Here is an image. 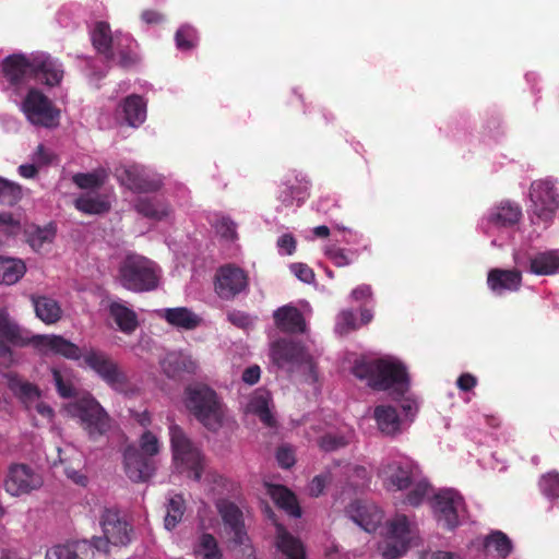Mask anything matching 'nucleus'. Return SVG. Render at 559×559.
<instances>
[{"label": "nucleus", "mask_w": 559, "mask_h": 559, "mask_svg": "<svg viewBox=\"0 0 559 559\" xmlns=\"http://www.w3.org/2000/svg\"><path fill=\"white\" fill-rule=\"evenodd\" d=\"M3 73L13 92L19 95V87L26 86L31 80L40 81L48 86L58 85L63 79L62 64L46 52L31 55L14 53L3 61Z\"/></svg>", "instance_id": "obj_1"}, {"label": "nucleus", "mask_w": 559, "mask_h": 559, "mask_svg": "<svg viewBox=\"0 0 559 559\" xmlns=\"http://www.w3.org/2000/svg\"><path fill=\"white\" fill-rule=\"evenodd\" d=\"M355 377L378 391L401 395L408 389L406 367L394 357L376 360L358 359L353 367Z\"/></svg>", "instance_id": "obj_2"}, {"label": "nucleus", "mask_w": 559, "mask_h": 559, "mask_svg": "<svg viewBox=\"0 0 559 559\" xmlns=\"http://www.w3.org/2000/svg\"><path fill=\"white\" fill-rule=\"evenodd\" d=\"M183 404L186 408L206 429L217 431L228 418L227 408L216 392L201 383L186 388Z\"/></svg>", "instance_id": "obj_3"}, {"label": "nucleus", "mask_w": 559, "mask_h": 559, "mask_svg": "<svg viewBox=\"0 0 559 559\" xmlns=\"http://www.w3.org/2000/svg\"><path fill=\"white\" fill-rule=\"evenodd\" d=\"M521 218L522 209L518 203L502 201L487 210L478 226L492 247L502 248L511 241Z\"/></svg>", "instance_id": "obj_4"}, {"label": "nucleus", "mask_w": 559, "mask_h": 559, "mask_svg": "<svg viewBox=\"0 0 559 559\" xmlns=\"http://www.w3.org/2000/svg\"><path fill=\"white\" fill-rule=\"evenodd\" d=\"M378 552L383 559H399L417 545L419 533L416 524L404 514L388 520L381 533Z\"/></svg>", "instance_id": "obj_5"}, {"label": "nucleus", "mask_w": 559, "mask_h": 559, "mask_svg": "<svg viewBox=\"0 0 559 559\" xmlns=\"http://www.w3.org/2000/svg\"><path fill=\"white\" fill-rule=\"evenodd\" d=\"M160 270L155 262L140 255L129 254L120 263L117 280L131 292H148L158 286Z\"/></svg>", "instance_id": "obj_6"}, {"label": "nucleus", "mask_w": 559, "mask_h": 559, "mask_svg": "<svg viewBox=\"0 0 559 559\" xmlns=\"http://www.w3.org/2000/svg\"><path fill=\"white\" fill-rule=\"evenodd\" d=\"M169 439L176 471L187 474L188 477L194 480H201L206 463L200 449L191 442L176 424L169 426Z\"/></svg>", "instance_id": "obj_7"}, {"label": "nucleus", "mask_w": 559, "mask_h": 559, "mask_svg": "<svg viewBox=\"0 0 559 559\" xmlns=\"http://www.w3.org/2000/svg\"><path fill=\"white\" fill-rule=\"evenodd\" d=\"M21 87H19V91ZM11 88L13 90L12 85ZM20 96V92L16 95L12 91L11 99L19 105L20 110L29 123L44 128H55L58 126L60 111L43 92L35 87H29L23 99L17 102Z\"/></svg>", "instance_id": "obj_8"}, {"label": "nucleus", "mask_w": 559, "mask_h": 559, "mask_svg": "<svg viewBox=\"0 0 559 559\" xmlns=\"http://www.w3.org/2000/svg\"><path fill=\"white\" fill-rule=\"evenodd\" d=\"M103 537H95L92 546L95 551H109V545L126 546L132 539V526L116 508H105L99 516Z\"/></svg>", "instance_id": "obj_9"}, {"label": "nucleus", "mask_w": 559, "mask_h": 559, "mask_svg": "<svg viewBox=\"0 0 559 559\" xmlns=\"http://www.w3.org/2000/svg\"><path fill=\"white\" fill-rule=\"evenodd\" d=\"M70 416L78 418L91 438L106 433L110 428V418L103 406L91 395L71 402L66 407Z\"/></svg>", "instance_id": "obj_10"}, {"label": "nucleus", "mask_w": 559, "mask_h": 559, "mask_svg": "<svg viewBox=\"0 0 559 559\" xmlns=\"http://www.w3.org/2000/svg\"><path fill=\"white\" fill-rule=\"evenodd\" d=\"M418 466L408 456L397 454L382 460L377 475L389 491H404L415 480Z\"/></svg>", "instance_id": "obj_11"}, {"label": "nucleus", "mask_w": 559, "mask_h": 559, "mask_svg": "<svg viewBox=\"0 0 559 559\" xmlns=\"http://www.w3.org/2000/svg\"><path fill=\"white\" fill-rule=\"evenodd\" d=\"M530 200L533 222L550 223L559 210V193L556 182L549 178L532 182Z\"/></svg>", "instance_id": "obj_12"}, {"label": "nucleus", "mask_w": 559, "mask_h": 559, "mask_svg": "<svg viewBox=\"0 0 559 559\" xmlns=\"http://www.w3.org/2000/svg\"><path fill=\"white\" fill-rule=\"evenodd\" d=\"M84 365L93 370L112 390L128 393L129 380L120 366L105 352L90 348L83 354Z\"/></svg>", "instance_id": "obj_13"}, {"label": "nucleus", "mask_w": 559, "mask_h": 559, "mask_svg": "<svg viewBox=\"0 0 559 559\" xmlns=\"http://www.w3.org/2000/svg\"><path fill=\"white\" fill-rule=\"evenodd\" d=\"M270 358L278 368L294 370L298 366H302L308 372L306 381L314 383L317 373L310 356L299 344L280 340L274 342L270 347Z\"/></svg>", "instance_id": "obj_14"}, {"label": "nucleus", "mask_w": 559, "mask_h": 559, "mask_svg": "<svg viewBox=\"0 0 559 559\" xmlns=\"http://www.w3.org/2000/svg\"><path fill=\"white\" fill-rule=\"evenodd\" d=\"M515 266L538 276L554 275L559 271V250L536 251L520 247L513 251Z\"/></svg>", "instance_id": "obj_15"}, {"label": "nucleus", "mask_w": 559, "mask_h": 559, "mask_svg": "<svg viewBox=\"0 0 559 559\" xmlns=\"http://www.w3.org/2000/svg\"><path fill=\"white\" fill-rule=\"evenodd\" d=\"M433 515L438 523L452 530L465 518V502L461 493L454 489H442L431 500Z\"/></svg>", "instance_id": "obj_16"}, {"label": "nucleus", "mask_w": 559, "mask_h": 559, "mask_svg": "<svg viewBox=\"0 0 559 559\" xmlns=\"http://www.w3.org/2000/svg\"><path fill=\"white\" fill-rule=\"evenodd\" d=\"M116 176L122 185L136 192H152L162 186L158 175L140 165H122L116 168Z\"/></svg>", "instance_id": "obj_17"}, {"label": "nucleus", "mask_w": 559, "mask_h": 559, "mask_svg": "<svg viewBox=\"0 0 559 559\" xmlns=\"http://www.w3.org/2000/svg\"><path fill=\"white\" fill-rule=\"evenodd\" d=\"M217 509L224 523L225 534L235 546H247L248 535L245 530L242 511L234 502L219 500Z\"/></svg>", "instance_id": "obj_18"}, {"label": "nucleus", "mask_w": 559, "mask_h": 559, "mask_svg": "<svg viewBox=\"0 0 559 559\" xmlns=\"http://www.w3.org/2000/svg\"><path fill=\"white\" fill-rule=\"evenodd\" d=\"M248 277L243 270L233 264H226L217 270L215 292L223 299H231L246 290Z\"/></svg>", "instance_id": "obj_19"}, {"label": "nucleus", "mask_w": 559, "mask_h": 559, "mask_svg": "<svg viewBox=\"0 0 559 559\" xmlns=\"http://www.w3.org/2000/svg\"><path fill=\"white\" fill-rule=\"evenodd\" d=\"M43 485L39 474L24 464L12 465L4 480V488L11 496H22L38 489Z\"/></svg>", "instance_id": "obj_20"}, {"label": "nucleus", "mask_w": 559, "mask_h": 559, "mask_svg": "<svg viewBox=\"0 0 559 559\" xmlns=\"http://www.w3.org/2000/svg\"><path fill=\"white\" fill-rule=\"evenodd\" d=\"M8 385L29 411H36L48 420L52 418V408L39 400V391L36 386L15 374L8 376Z\"/></svg>", "instance_id": "obj_21"}, {"label": "nucleus", "mask_w": 559, "mask_h": 559, "mask_svg": "<svg viewBox=\"0 0 559 559\" xmlns=\"http://www.w3.org/2000/svg\"><path fill=\"white\" fill-rule=\"evenodd\" d=\"M523 269H491L487 275L488 288L497 296L518 292L522 286Z\"/></svg>", "instance_id": "obj_22"}, {"label": "nucleus", "mask_w": 559, "mask_h": 559, "mask_svg": "<svg viewBox=\"0 0 559 559\" xmlns=\"http://www.w3.org/2000/svg\"><path fill=\"white\" fill-rule=\"evenodd\" d=\"M348 516L364 531L374 532L383 521V512L373 503L355 501L347 509Z\"/></svg>", "instance_id": "obj_23"}, {"label": "nucleus", "mask_w": 559, "mask_h": 559, "mask_svg": "<svg viewBox=\"0 0 559 559\" xmlns=\"http://www.w3.org/2000/svg\"><path fill=\"white\" fill-rule=\"evenodd\" d=\"M123 456L126 474L132 481H144L154 474V461L144 456L138 449L128 448Z\"/></svg>", "instance_id": "obj_24"}, {"label": "nucleus", "mask_w": 559, "mask_h": 559, "mask_svg": "<svg viewBox=\"0 0 559 559\" xmlns=\"http://www.w3.org/2000/svg\"><path fill=\"white\" fill-rule=\"evenodd\" d=\"M108 313L123 334L131 335L139 328L138 314L122 300H112L108 305Z\"/></svg>", "instance_id": "obj_25"}, {"label": "nucleus", "mask_w": 559, "mask_h": 559, "mask_svg": "<svg viewBox=\"0 0 559 559\" xmlns=\"http://www.w3.org/2000/svg\"><path fill=\"white\" fill-rule=\"evenodd\" d=\"M116 115L128 126L138 128L146 119V103L139 95H130L121 103Z\"/></svg>", "instance_id": "obj_26"}, {"label": "nucleus", "mask_w": 559, "mask_h": 559, "mask_svg": "<svg viewBox=\"0 0 559 559\" xmlns=\"http://www.w3.org/2000/svg\"><path fill=\"white\" fill-rule=\"evenodd\" d=\"M57 450L59 461L61 463H70V465L64 467L67 477L76 485L85 486L87 484V477L80 469L83 464L81 452L71 444H66L63 448H58Z\"/></svg>", "instance_id": "obj_27"}, {"label": "nucleus", "mask_w": 559, "mask_h": 559, "mask_svg": "<svg viewBox=\"0 0 559 559\" xmlns=\"http://www.w3.org/2000/svg\"><path fill=\"white\" fill-rule=\"evenodd\" d=\"M91 38L94 47L107 58L114 56V50L118 49L120 40H129L128 36H124L122 39H120L118 35L112 37L110 27L106 22H97L95 24L91 32Z\"/></svg>", "instance_id": "obj_28"}, {"label": "nucleus", "mask_w": 559, "mask_h": 559, "mask_svg": "<svg viewBox=\"0 0 559 559\" xmlns=\"http://www.w3.org/2000/svg\"><path fill=\"white\" fill-rule=\"evenodd\" d=\"M93 557L92 544L81 540L51 547L47 550L45 559H93Z\"/></svg>", "instance_id": "obj_29"}, {"label": "nucleus", "mask_w": 559, "mask_h": 559, "mask_svg": "<svg viewBox=\"0 0 559 559\" xmlns=\"http://www.w3.org/2000/svg\"><path fill=\"white\" fill-rule=\"evenodd\" d=\"M271 395L264 389L257 390L245 406L247 414L257 415L259 419L267 427L275 425V418L270 408Z\"/></svg>", "instance_id": "obj_30"}, {"label": "nucleus", "mask_w": 559, "mask_h": 559, "mask_svg": "<svg viewBox=\"0 0 559 559\" xmlns=\"http://www.w3.org/2000/svg\"><path fill=\"white\" fill-rule=\"evenodd\" d=\"M276 325L284 332L304 333L306 323L300 311L292 306H284L274 312Z\"/></svg>", "instance_id": "obj_31"}, {"label": "nucleus", "mask_w": 559, "mask_h": 559, "mask_svg": "<svg viewBox=\"0 0 559 559\" xmlns=\"http://www.w3.org/2000/svg\"><path fill=\"white\" fill-rule=\"evenodd\" d=\"M31 300L36 317L44 323L55 324L62 318L63 311L56 299L48 296H32Z\"/></svg>", "instance_id": "obj_32"}, {"label": "nucleus", "mask_w": 559, "mask_h": 559, "mask_svg": "<svg viewBox=\"0 0 559 559\" xmlns=\"http://www.w3.org/2000/svg\"><path fill=\"white\" fill-rule=\"evenodd\" d=\"M162 313L169 324L178 329L193 330L202 323V318L186 307L167 308Z\"/></svg>", "instance_id": "obj_33"}, {"label": "nucleus", "mask_w": 559, "mask_h": 559, "mask_svg": "<svg viewBox=\"0 0 559 559\" xmlns=\"http://www.w3.org/2000/svg\"><path fill=\"white\" fill-rule=\"evenodd\" d=\"M276 547L286 559H306L301 542L280 524H276Z\"/></svg>", "instance_id": "obj_34"}, {"label": "nucleus", "mask_w": 559, "mask_h": 559, "mask_svg": "<svg viewBox=\"0 0 559 559\" xmlns=\"http://www.w3.org/2000/svg\"><path fill=\"white\" fill-rule=\"evenodd\" d=\"M354 438V431L348 426H342L337 430L329 429L318 439V444L325 452L336 451L349 444Z\"/></svg>", "instance_id": "obj_35"}, {"label": "nucleus", "mask_w": 559, "mask_h": 559, "mask_svg": "<svg viewBox=\"0 0 559 559\" xmlns=\"http://www.w3.org/2000/svg\"><path fill=\"white\" fill-rule=\"evenodd\" d=\"M374 419L380 431L388 436H395L402 431V419L392 406L380 405L374 409Z\"/></svg>", "instance_id": "obj_36"}, {"label": "nucleus", "mask_w": 559, "mask_h": 559, "mask_svg": "<svg viewBox=\"0 0 559 559\" xmlns=\"http://www.w3.org/2000/svg\"><path fill=\"white\" fill-rule=\"evenodd\" d=\"M134 207L141 215L156 221L166 218L171 213L170 206L157 198L140 197L135 201Z\"/></svg>", "instance_id": "obj_37"}, {"label": "nucleus", "mask_w": 559, "mask_h": 559, "mask_svg": "<svg viewBox=\"0 0 559 559\" xmlns=\"http://www.w3.org/2000/svg\"><path fill=\"white\" fill-rule=\"evenodd\" d=\"M267 492L272 500L288 514L298 518L301 514L296 497L292 491L281 485H269Z\"/></svg>", "instance_id": "obj_38"}, {"label": "nucleus", "mask_w": 559, "mask_h": 559, "mask_svg": "<svg viewBox=\"0 0 559 559\" xmlns=\"http://www.w3.org/2000/svg\"><path fill=\"white\" fill-rule=\"evenodd\" d=\"M40 338L46 347L57 354L64 356L66 358L78 360L83 357L84 353L81 352L79 346L61 336L50 335L41 336Z\"/></svg>", "instance_id": "obj_39"}, {"label": "nucleus", "mask_w": 559, "mask_h": 559, "mask_svg": "<svg viewBox=\"0 0 559 559\" xmlns=\"http://www.w3.org/2000/svg\"><path fill=\"white\" fill-rule=\"evenodd\" d=\"M75 207L85 214H103L109 211L110 202L106 197L86 193L75 200Z\"/></svg>", "instance_id": "obj_40"}, {"label": "nucleus", "mask_w": 559, "mask_h": 559, "mask_svg": "<svg viewBox=\"0 0 559 559\" xmlns=\"http://www.w3.org/2000/svg\"><path fill=\"white\" fill-rule=\"evenodd\" d=\"M23 261L10 258H0V284H15L25 273Z\"/></svg>", "instance_id": "obj_41"}, {"label": "nucleus", "mask_w": 559, "mask_h": 559, "mask_svg": "<svg viewBox=\"0 0 559 559\" xmlns=\"http://www.w3.org/2000/svg\"><path fill=\"white\" fill-rule=\"evenodd\" d=\"M194 555L197 559H223V552L216 538L207 533L198 538L194 545Z\"/></svg>", "instance_id": "obj_42"}, {"label": "nucleus", "mask_w": 559, "mask_h": 559, "mask_svg": "<svg viewBox=\"0 0 559 559\" xmlns=\"http://www.w3.org/2000/svg\"><path fill=\"white\" fill-rule=\"evenodd\" d=\"M406 490L408 492L405 502L413 507L419 506L432 495V488L425 478L419 477L418 471L416 472L415 480Z\"/></svg>", "instance_id": "obj_43"}, {"label": "nucleus", "mask_w": 559, "mask_h": 559, "mask_svg": "<svg viewBox=\"0 0 559 559\" xmlns=\"http://www.w3.org/2000/svg\"><path fill=\"white\" fill-rule=\"evenodd\" d=\"M52 377L60 396L71 397L75 394L76 379L71 370L52 369Z\"/></svg>", "instance_id": "obj_44"}, {"label": "nucleus", "mask_w": 559, "mask_h": 559, "mask_svg": "<svg viewBox=\"0 0 559 559\" xmlns=\"http://www.w3.org/2000/svg\"><path fill=\"white\" fill-rule=\"evenodd\" d=\"M484 546L488 552L496 551L499 558L504 559L512 551V542L501 531L492 532L485 539Z\"/></svg>", "instance_id": "obj_45"}, {"label": "nucleus", "mask_w": 559, "mask_h": 559, "mask_svg": "<svg viewBox=\"0 0 559 559\" xmlns=\"http://www.w3.org/2000/svg\"><path fill=\"white\" fill-rule=\"evenodd\" d=\"M55 236L56 227L52 224L44 227H34L28 231V242L35 251H40L53 241Z\"/></svg>", "instance_id": "obj_46"}, {"label": "nucleus", "mask_w": 559, "mask_h": 559, "mask_svg": "<svg viewBox=\"0 0 559 559\" xmlns=\"http://www.w3.org/2000/svg\"><path fill=\"white\" fill-rule=\"evenodd\" d=\"M185 512V501L180 495H174L168 499L166 515L164 519L165 528L170 531L181 521Z\"/></svg>", "instance_id": "obj_47"}, {"label": "nucleus", "mask_w": 559, "mask_h": 559, "mask_svg": "<svg viewBox=\"0 0 559 559\" xmlns=\"http://www.w3.org/2000/svg\"><path fill=\"white\" fill-rule=\"evenodd\" d=\"M108 174L105 169L99 168L92 173H80L73 176V182L81 189H95L105 183Z\"/></svg>", "instance_id": "obj_48"}, {"label": "nucleus", "mask_w": 559, "mask_h": 559, "mask_svg": "<svg viewBox=\"0 0 559 559\" xmlns=\"http://www.w3.org/2000/svg\"><path fill=\"white\" fill-rule=\"evenodd\" d=\"M212 226L222 240L231 242L237 239V226L229 217L216 215Z\"/></svg>", "instance_id": "obj_49"}, {"label": "nucleus", "mask_w": 559, "mask_h": 559, "mask_svg": "<svg viewBox=\"0 0 559 559\" xmlns=\"http://www.w3.org/2000/svg\"><path fill=\"white\" fill-rule=\"evenodd\" d=\"M22 198L20 185L0 177V202L8 205L17 203Z\"/></svg>", "instance_id": "obj_50"}, {"label": "nucleus", "mask_w": 559, "mask_h": 559, "mask_svg": "<svg viewBox=\"0 0 559 559\" xmlns=\"http://www.w3.org/2000/svg\"><path fill=\"white\" fill-rule=\"evenodd\" d=\"M542 493L548 499L559 498V473L548 472L544 474L538 483Z\"/></svg>", "instance_id": "obj_51"}, {"label": "nucleus", "mask_w": 559, "mask_h": 559, "mask_svg": "<svg viewBox=\"0 0 559 559\" xmlns=\"http://www.w3.org/2000/svg\"><path fill=\"white\" fill-rule=\"evenodd\" d=\"M140 453L152 459L157 455L162 449V443L156 435L152 431H144L139 440Z\"/></svg>", "instance_id": "obj_52"}, {"label": "nucleus", "mask_w": 559, "mask_h": 559, "mask_svg": "<svg viewBox=\"0 0 559 559\" xmlns=\"http://www.w3.org/2000/svg\"><path fill=\"white\" fill-rule=\"evenodd\" d=\"M175 39L178 49L189 50L197 43V32L190 25H183L176 32Z\"/></svg>", "instance_id": "obj_53"}, {"label": "nucleus", "mask_w": 559, "mask_h": 559, "mask_svg": "<svg viewBox=\"0 0 559 559\" xmlns=\"http://www.w3.org/2000/svg\"><path fill=\"white\" fill-rule=\"evenodd\" d=\"M355 314L349 310L341 311L336 318L335 332L344 335L359 328Z\"/></svg>", "instance_id": "obj_54"}, {"label": "nucleus", "mask_w": 559, "mask_h": 559, "mask_svg": "<svg viewBox=\"0 0 559 559\" xmlns=\"http://www.w3.org/2000/svg\"><path fill=\"white\" fill-rule=\"evenodd\" d=\"M180 359L181 352H171L168 353L160 361L162 370L168 378H177L181 374Z\"/></svg>", "instance_id": "obj_55"}, {"label": "nucleus", "mask_w": 559, "mask_h": 559, "mask_svg": "<svg viewBox=\"0 0 559 559\" xmlns=\"http://www.w3.org/2000/svg\"><path fill=\"white\" fill-rule=\"evenodd\" d=\"M22 229L21 222L12 213H0V233L5 236H15Z\"/></svg>", "instance_id": "obj_56"}, {"label": "nucleus", "mask_w": 559, "mask_h": 559, "mask_svg": "<svg viewBox=\"0 0 559 559\" xmlns=\"http://www.w3.org/2000/svg\"><path fill=\"white\" fill-rule=\"evenodd\" d=\"M17 335V325L10 319L5 310H0V336L9 341H14Z\"/></svg>", "instance_id": "obj_57"}, {"label": "nucleus", "mask_w": 559, "mask_h": 559, "mask_svg": "<svg viewBox=\"0 0 559 559\" xmlns=\"http://www.w3.org/2000/svg\"><path fill=\"white\" fill-rule=\"evenodd\" d=\"M324 253L338 267L346 266L352 263V259L348 257L347 252L335 246H326L324 248Z\"/></svg>", "instance_id": "obj_58"}, {"label": "nucleus", "mask_w": 559, "mask_h": 559, "mask_svg": "<svg viewBox=\"0 0 559 559\" xmlns=\"http://www.w3.org/2000/svg\"><path fill=\"white\" fill-rule=\"evenodd\" d=\"M290 271L304 283L310 284L314 281V273L307 264L293 263L290 265Z\"/></svg>", "instance_id": "obj_59"}, {"label": "nucleus", "mask_w": 559, "mask_h": 559, "mask_svg": "<svg viewBox=\"0 0 559 559\" xmlns=\"http://www.w3.org/2000/svg\"><path fill=\"white\" fill-rule=\"evenodd\" d=\"M227 318L230 323L242 329H248L254 321L249 314L238 310L230 311Z\"/></svg>", "instance_id": "obj_60"}, {"label": "nucleus", "mask_w": 559, "mask_h": 559, "mask_svg": "<svg viewBox=\"0 0 559 559\" xmlns=\"http://www.w3.org/2000/svg\"><path fill=\"white\" fill-rule=\"evenodd\" d=\"M52 158V153L49 150H47L43 144L38 145L36 151L32 154V162L38 168L50 164Z\"/></svg>", "instance_id": "obj_61"}, {"label": "nucleus", "mask_w": 559, "mask_h": 559, "mask_svg": "<svg viewBox=\"0 0 559 559\" xmlns=\"http://www.w3.org/2000/svg\"><path fill=\"white\" fill-rule=\"evenodd\" d=\"M347 468L348 472H350L349 478L354 486H364L367 483L369 475L368 471L364 466L350 465Z\"/></svg>", "instance_id": "obj_62"}, {"label": "nucleus", "mask_w": 559, "mask_h": 559, "mask_svg": "<svg viewBox=\"0 0 559 559\" xmlns=\"http://www.w3.org/2000/svg\"><path fill=\"white\" fill-rule=\"evenodd\" d=\"M276 245L281 254L292 255L296 250V240L290 234L278 237Z\"/></svg>", "instance_id": "obj_63"}, {"label": "nucleus", "mask_w": 559, "mask_h": 559, "mask_svg": "<svg viewBox=\"0 0 559 559\" xmlns=\"http://www.w3.org/2000/svg\"><path fill=\"white\" fill-rule=\"evenodd\" d=\"M278 464L284 468H289L295 464V454L289 447H281L276 453Z\"/></svg>", "instance_id": "obj_64"}]
</instances>
